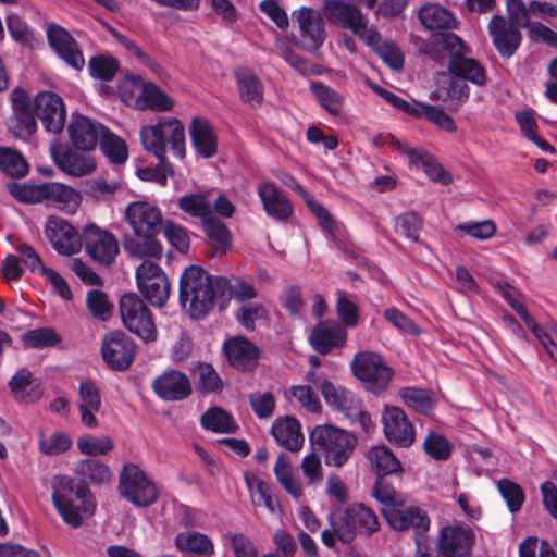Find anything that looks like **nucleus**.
<instances>
[{
    "label": "nucleus",
    "instance_id": "obj_22",
    "mask_svg": "<svg viewBox=\"0 0 557 557\" xmlns=\"http://www.w3.org/2000/svg\"><path fill=\"white\" fill-rule=\"evenodd\" d=\"M153 392L165 401H180L187 398L191 392L189 377L178 370H168L152 382Z\"/></svg>",
    "mask_w": 557,
    "mask_h": 557
},
{
    "label": "nucleus",
    "instance_id": "obj_7",
    "mask_svg": "<svg viewBox=\"0 0 557 557\" xmlns=\"http://www.w3.org/2000/svg\"><path fill=\"white\" fill-rule=\"evenodd\" d=\"M310 440L324 451L325 462L337 468L347 462L357 443L352 434L330 425L315 426Z\"/></svg>",
    "mask_w": 557,
    "mask_h": 557
},
{
    "label": "nucleus",
    "instance_id": "obj_56",
    "mask_svg": "<svg viewBox=\"0 0 557 557\" xmlns=\"http://www.w3.org/2000/svg\"><path fill=\"white\" fill-rule=\"evenodd\" d=\"M23 344L32 349L52 347L61 342L60 336L49 327H40L26 332L23 335Z\"/></svg>",
    "mask_w": 557,
    "mask_h": 557
},
{
    "label": "nucleus",
    "instance_id": "obj_10",
    "mask_svg": "<svg viewBox=\"0 0 557 557\" xmlns=\"http://www.w3.org/2000/svg\"><path fill=\"white\" fill-rule=\"evenodd\" d=\"M119 493L138 507H148L157 502L158 490L153 482L136 465L124 466L120 473Z\"/></svg>",
    "mask_w": 557,
    "mask_h": 557
},
{
    "label": "nucleus",
    "instance_id": "obj_46",
    "mask_svg": "<svg viewBox=\"0 0 557 557\" xmlns=\"http://www.w3.org/2000/svg\"><path fill=\"white\" fill-rule=\"evenodd\" d=\"M372 496L382 505V508H396L405 505V498L385 475H379L376 479Z\"/></svg>",
    "mask_w": 557,
    "mask_h": 557
},
{
    "label": "nucleus",
    "instance_id": "obj_33",
    "mask_svg": "<svg viewBox=\"0 0 557 557\" xmlns=\"http://www.w3.org/2000/svg\"><path fill=\"white\" fill-rule=\"evenodd\" d=\"M190 373L196 391L202 395L220 394L224 388L223 380L210 363L197 362Z\"/></svg>",
    "mask_w": 557,
    "mask_h": 557
},
{
    "label": "nucleus",
    "instance_id": "obj_58",
    "mask_svg": "<svg viewBox=\"0 0 557 557\" xmlns=\"http://www.w3.org/2000/svg\"><path fill=\"white\" fill-rule=\"evenodd\" d=\"M423 448L426 455L435 460H446L449 458L453 445L443 435L430 432L423 442Z\"/></svg>",
    "mask_w": 557,
    "mask_h": 557
},
{
    "label": "nucleus",
    "instance_id": "obj_57",
    "mask_svg": "<svg viewBox=\"0 0 557 557\" xmlns=\"http://www.w3.org/2000/svg\"><path fill=\"white\" fill-rule=\"evenodd\" d=\"M248 400L253 413L259 419H269L273 416L276 399L272 392H255L248 395Z\"/></svg>",
    "mask_w": 557,
    "mask_h": 557
},
{
    "label": "nucleus",
    "instance_id": "obj_49",
    "mask_svg": "<svg viewBox=\"0 0 557 557\" xmlns=\"http://www.w3.org/2000/svg\"><path fill=\"white\" fill-rule=\"evenodd\" d=\"M0 169L12 177H23L28 173V163L17 150L0 147Z\"/></svg>",
    "mask_w": 557,
    "mask_h": 557
},
{
    "label": "nucleus",
    "instance_id": "obj_52",
    "mask_svg": "<svg viewBox=\"0 0 557 557\" xmlns=\"http://www.w3.org/2000/svg\"><path fill=\"white\" fill-rule=\"evenodd\" d=\"M311 90L313 91L320 104L331 115H339L344 103V97L339 92L322 83L311 84Z\"/></svg>",
    "mask_w": 557,
    "mask_h": 557
},
{
    "label": "nucleus",
    "instance_id": "obj_37",
    "mask_svg": "<svg viewBox=\"0 0 557 557\" xmlns=\"http://www.w3.org/2000/svg\"><path fill=\"white\" fill-rule=\"evenodd\" d=\"M367 457L372 468L380 475L403 473V467L393 451L385 445L374 446L369 449Z\"/></svg>",
    "mask_w": 557,
    "mask_h": 557
},
{
    "label": "nucleus",
    "instance_id": "obj_36",
    "mask_svg": "<svg viewBox=\"0 0 557 557\" xmlns=\"http://www.w3.org/2000/svg\"><path fill=\"white\" fill-rule=\"evenodd\" d=\"M273 471L278 483L292 497L298 499L302 496V484L295 475L292 463L285 454H281L277 457Z\"/></svg>",
    "mask_w": 557,
    "mask_h": 557
},
{
    "label": "nucleus",
    "instance_id": "obj_8",
    "mask_svg": "<svg viewBox=\"0 0 557 557\" xmlns=\"http://www.w3.org/2000/svg\"><path fill=\"white\" fill-rule=\"evenodd\" d=\"M325 14L333 24L349 29L368 46L379 44L380 34L374 27L369 26L366 15L355 5L334 0L326 4Z\"/></svg>",
    "mask_w": 557,
    "mask_h": 557
},
{
    "label": "nucleus",
    "instance_id": "obj_30",
    "mask_svg": "<svg viewBox=\"0 0 557 557\" xmlns=\"http://www.w3.org/2000/svg\"><path fill=\"white\" fill-rule=\"evenodd\" d=\"M189 133L193 146L199 156L208 159L216 153V136L208 120L194 117L189 127Z\"/></svg>",
    "mask_w": 557,
    "mask_h": 557
},
{
    "label": "nucleus",
    "instance_id": "obj_26",
    "mask_svg": "<svg viewBox=\"0 0 557 557\" xmlns=\"http://www.w3.org/2000/svg\"><path fill=\"white\" fill-rule=\"evenodd\" d=\"M82 201L81 194L73 187L58 183L45 182V201L60 211L72 214Z\"/></svg>",
    "mask_w": 557,
    "mask_h": 557
},
{
    "label": "nucleus",
    "instance_id": "obj_48",
    "mask_svg": "<svg viewBox=\"0 0 557 557\" xmlns=\"http://www.w3.org/2000/svg\"><path fill=\"white\" fill-rule=\"evenodd\" d=\"M140 102L145 108L156 111H170L174 107L173 99L152 83L144 84L138 97V103Z\"/></svg>",
    "mask_w": 557,
    "mask_h": 557
},
{
    "label": "nucleus",
    "instance_id": "obj_40",
    "mask_svg": "<svg viewBox=\"0 0 557 557\" xmlns=\"http://www.w3.org/2000/svg\"><path fill=\"white\" fill-rule=\"evenodd\" d=\"M202 226L210 246L216 252L224 253L230 248L232 239L227 226L214 215L207 218Z\"/></svg>",
    "mask_w": 557,
    "mask_h": 557
},
{
    "label": "nucleus",
    "instance_id": "obj_16",
    "mask_svg": "<svg viewBox=\"0 0 557 557\" xmlns=\"http://www.w3.org/2000/svg\"><path fill=\"white\" fill-rule=\"evenodd\" d=\"M474 542L475 535L469 525H447L441 531L438 552L444 557H471Z\"/></svg>",
    "mask_w": 557,
    "mask_h": 557
},
{
    "label": "nucleus",
    "instance_id": "obj_45",
    "mask_svg": "<svg viewBox=\"0 0 557 557\" xmlns=\"http://www.w3.org/2000/svg\"><path fill=\"white\" fill-rule=\"evenodd\" d=\"M414 107V113H412L411 116L417 119L424 117L429 122L449 133L457 131L455 121L443 109L419 101Z\"/></svg>",
    "mask_w": 557,
    "mask_h": 557
},
{
    "label": "nucleus",
    "instance_id": "obj_44",
    "mask_svg": "<svg viewBox=\"0 0 557 557\" xmlns=\"http://www.w3.org/2000/svg\"><path fill=\"white\" fill-rule=\"evenodd\" d=\"M246 483L255 505H264L272 513L281 510L278 499L272 494L270 486L263 480L257 476H246Z\"/></svg>",
    "mask_w": 557,
    "mask_h": 557
},
{
    "label": "nucleus",
    "instance_id": "obj_5",
    "mask_svg": "<svg viewBox=\"0 0 557 557\" xmlns=\"http://www.w3.org/2000/svg\"><path fill=\"white\" fill-rule=\"evenodd\" d=\"M51 500L62 520L75 529L83 525L85 516H92L96 511L91 490L67 475L53 478Z\"/></svg>",
    "mask_w": 557,
    "mask_h": 557
},
{
    "label": "nucleus",
    "instance_id": "obj_53",
    "mask_svg": "<svg viewBox=\"0 0 557 557\" xmlns=\"http://www.w3.org/2000/svg\"><path fill=\"white\" fill-rule=\"evenodd\" d=\"M399 395L404 403L413 410L429 413L433 409L432 393L418 387H404Z\"/></svg>",
    "mask_w": 557,
    "mask_h": 557
},
{
    "label": "nucleus",
    "instance_id": "obj_55",
    "mask_svg": "<svg viewBox=\"0 0 557 557\" xmlns=\"http://www.w3.org/2000/svg\"><path fill=\"white\" fill-rule=\"evenodd\" d=\"M101 149L108 159L115 164H122L127 159V147L123 139L106 129L100 140Z\"/></svg>",
    "mask_w": 557,
    "mask_h": 557
},
{
    "label": "nucleus",
    "instance_id": "obj_34",
    "mask_svg": "<svg viewBox=\"0 0 557 557\" xmlns=\"http://www.w3.org/2000/svg\"><path fill=\"white\" fill-rule=\"evenodd\" d=\"M74 473L81 478L82 483L92 485L108 484L112 479V472L104 462L96 458H85L76 462Z\"/></svg>",
    "mask_w": 557,
    "mask_h": 557
},
{
    "label": "nucleus",
    "instance_id": "obj_60",
    "mask_svg": "<svg viewBox=\"0 0 557 557\" xmlns=\"http://www.w3.org/2000/svg\"><path fill=\"white\" fill-rule=\"evenodd\" d=\"M422 226L423 220L416 212H406L396 219L397 232L416 243L420 240L419 233Z\"/></svg>",
    "mask_w": 557,
    "mask_h": 557
},
{
    "label": "nucleus",
    "instance_id": "obj_1",
    "mask_svg": "<svg viewBox=\"0 0 557 557\" xmlns=\"http://www.w3.org/2000/svg\"><path fill=\"white\" fill-rule=\"evenodd\" d=\"M226 286V277L212 276L201 267L189 265L180 278L181 306L190 319L201 320L213 309Z\"/></svg>",
    "mask_w": 557,
    "mask_h": 557
},
{
    "label": "nucleus",
    "instance_id": "obj_14",
    "mask_svg": "<svg viewBox=\"0 0 557 557\" xmlns=\"http://www.w3.org/2000/svg\"><path fill=\"white\" fill-rule=\"evenodd\" d=\"M381 513L395 531L412 530L416 534V540L421 539L431 524L426 511L418 506L381 508Z\"/></svg>",
    "mask_w": 557,
    "mask_h": 557
},
{
    "label": "nucleus",
    "instance_id": "obj_19",
    "mask_svg": "<svg viewBox=\"0 0 557 557\" xmlns=\"http://www.w3.org/2000/svg\"><path fill=\"white\" fill-rule=\"evenodd\" d=\"M382 423L385 437L399 447H409L416 440L412 423L403 409L387 407L382 413Z\"/></svg>",
    "mask_w": 557,
    "mask_h": 557
},
{
    "label": "nucleus",
    "instance_id": "obj_15",
    "mask_svg": "<svg viewBox=\"0 0 557 557\" xmlns=\"http://www.w3.org/2000/svg\"><path fill=\"white\" fill-rule=\"evenodd\" d=\"M95 261L110 265L119 255V244L108 231L95 224L87 225L82 234V245Z\"/></svg>",
    "mask_w": 557,
    "mask_h": 557
},
{
    "label": "nucleus",
    "instance_id": "obj_42",
    "mask_svg": "<svg viewBox=\"0 0 557 557\" xmlns=\"http://www.w3.org/2000/svg\"><path fill=\"white\" fill-rule=\"evenodd\" d=\"M201 426L215 433H235L237 424L232 416L220 407L208 409L200 419Z\"/></svg>",
    "mask_w": 557,
    "mask_h": 557
},
{
    "label": "nucleus",
    "instance_id": "obj_23",
    "mask_svg": "<svg viewBox=\"0 0 557 557\" xmlns=\"http://www.w3.org/2000/svg\"><path fill=\"white\" fill-rule=\"evenodd\" d=\"M106 129L101 124L82 114H73L67 128L73 145L84 151L94 149Z\"/></svg>",
    "mask_w": 557,
    "mask_h": 557
},
{
    "label": "nucleus",
    "instance_id": "obj_24",
    "mask_svg": "<svg viewBox=\"0 0 557 557\" xmlns=\"http://www.w3.org/2000/svg\"><path fill=\"white\" fill-rule=\"evenodd\" d=\"M347 332L336 321L320 322L312 331L309 337L312 348L321 354H329L334 347H341L346 343Z\"/></svg>",
    "mask_w": 557,
    "mask_h": 557
},
{
    "label": "nucleus",
    "instance_id": "obj_54",
    "mask_svg": "<svg viewBox=\"0 0 557 557\" xmlns=\"http://www.w3.org/2000/svg\"><path fill=\"white\" fill-rule=\"evenodd\" d=\"M287 399L293 400L311 413H320L322 406L318 395L308 385H293L287 393Z\"/></svg>",
    "mask_w": 557,
    "mask_h": 557
},
{
    "label": "nucleus",
    "instance_id": "obj_47",
    "mask_svg": "<svg viewBox=\"0 0 557 557\" xmlns=\"http://www.w3.org/2000/svg\"><path fill=\"white\" fill-rule=\"evenodd\" d=\"M76 446L81 454L96 457L110 453L114 448V443L108 435L95 436L84 434L77 438Z\"/></svg>",
    "mask_w": 557,
    "mask_h": 557
},
{
    "label": "nucleus",
    "instance_id": "obj_18",
    "mask_svg": "<svg viewBox=\"0 0 557 557\" xmlns=\"http://www.w3.org/2000/svg\"><path fill=\"white\" fill-rule=\"evenodd\" d=\"M45 233L52 247L61 255L71 256L82 248V236L62 218L49 216Z\"/></svg>",
    "mask_w": 557,
    "mask_h": 557
},
{
    "label": "nucleus",
    "instance_id": "obj_41",
    "mask_svg": "<svg viewBox=\"0 0 557 557\" xmlns=\"http://www.w3.org/2000/svg\"><path fill=\"white\" fill-rule=\"evenodd\" d=\"M175 545L181 552H188L196 555L211 556L214 546L211 540L198 532H183L177 534Z\"/></svg>",
    "mask_w": 557,
    "mask_h": 557
},
{
    "label": "nucleus",
    "instance_id": "obj_35",
    "mask_svg": "<svg viewBox=\"0 0 557 557\" xmlns=\"http://www.w3.org/2000/svg\"><path fill=\"white\" fill-rule=\"evenodd\" d=\"M419 20L430 30L451 29L457 27L456 17L444 7L425 4L419 11Z\"/></svg>",
    "mask_w": 557,
    "mask_h": 557
},
{
    "label": "nucleus",
    "instance_id": "obj_20",
    "mask_svg": "<svg viewBox=\"0 0 557 557\" xmlns=\"http://www.w3.org/2000/svg\"><path fill=\"white\" fill-rule=\"evenodd\" d=\"M47 39L52 50L70 66L82 70L85 65L83 53L72 35L62 26L51 23L47 27Z\"/></svg>",
    "mask_w": 557,
    "mask_h": 557
},
{
    "label": "nucleus",
    "instance_id": "obj_61",
    "mask_svg": "<svg viewBox=\"0 0 557 557\" xmlns=\"http://www.w3.org/2000/svg\"><path fill=\"white\" fill-rule=\"evenodd\" d=\"M519 557H556V554L548 542L529 536L519 545Z\"/></svg>",
    "mask_w": 557,
    "mask_h": 557
},
{
    "label": "nucleus",
    "instance_id": "obj_39",
    "mask_svg": "<svg viewBox=\"0 0 557 557\" xmlns=\"http://www.w3.org/2000/svg\"><path fill=\"white\" fill-rule=\"evenodd\" d=\"M298 25L302 33L319 47L325 39L324 22L321 14L310 8H301L297 14Z\"/></svg>",
    "mask_w": 557,
    "mask_h": 557
},
{
    "label": "nucleus",
    "instance_id": "obj_9",
    "mask_svg": "<svg viewBox=\"0 0 557 557\" xmlns=\"http://www.w3.org/2000/svg\"><path fill=\"white\" fill-rule=\"evenodd\" d=\"M123 325L145 342L157 338V327L151 311L136 294L129 293L121 297L119 302Z\"/></svg>",
    "mask_w": 557,
    "mask_h": 557
},
{
    "label": "nucleus",
    "instance_id": "obj_17",
    "mask_svg": "<svg viewBox=\"0 0 557 557\" xmlns=\"http://www.w3.org/2000/svg\"><path fill=\"white\" fill-rule=\"evenodd\" d=\"M34 107L37 117L41 121L46 131L60 134L65 125L66 110L63 99L52 91L39 92Z\"/></svg>",
    "mask_w": 557,
    "mask_h": 557
},
{
    "label": "nucleus",
    "instance_id": "obj_32",
    "mask_svg": "<svg viewBox=\"0 0 557 557\" xmlns=\"http://www.w3.org/2000/svg\"><path fill=\"white\" fill-rule=\"evenodd\" d=\"M235 78L242 101L251 108L260 107L263 102V85L260 78L247 69L237 70Z\"/></svg>",
    "mask_w": 557,
    "mask_h": 557
},
{
    "label": "nucleus",
    "instance_id": "obj_11",
    "mask_svg": "<svg viewBox=\"0 0 557 557\" xmlns=\"http://www.w3.org/2000/svg\"><path fill=\"white\" fill-rule=\"evenodd\" d=\"M350 366L355 376L372 392L385 389L394 373L382 356L373 351L358 352Z\"/></svg>",
    "mask_w": 557,
    "mask_h": 557
},
{
    "label": "nucleus",
    "instance_id": "obj_63",
    "mask_svg": "<svg viewBox=\"0 0 557 557\" xmlns=\"http://www.w3.org/2000/svg\"><path fill=\"white\" fill-rule=\"evenodd\" d=\"M497 486L503 498L506 500L509 510L511 512L520 510L524 500V493L522 488L518 484L506 479L499 480Z\"/></svg>",
    "mask_w": 557,
    "mask_h": 557
},
{
    "label": "nucleus",
    "instance_id": "obj_31",
    "mask_svg": "<svg viewBox=\"0 0 557 557\" xmlns=\"http://www.w3.org/2000/svg\"><path fill=\"white\" fill-rule=\"evenodd\" d=\"M224 351L233 367L250 369L259 358V349L244 337H235L224 344Z\"/></svg>",
    "mask_w": 557,
    "mask_h": 557
},
{
    "label": "nucleus",
    "instance_id": "obj_2",
    "mask_svg": "<svg viewBox=\"0 0 557 557\" xmlns=\"http://www.w3.org/2000/svg\"><path fill=\"white\" fill-rule=\"evenodd\" d=\"M421 51L436 62H443L444 52H447L448 71L453 76L478 86L486 83L485 69L470 55L469 47L454 33L433 35L423 44Z\"/></svg>",
    "mask_w": 557,
    "mask_h": 557
},
{
    "label": "nucleus",
    "instance_id": "obj_13",
    "mask_svg": "<svg viewBox=\"0 0 557 557\" xmlns=\"http://www.w3.org/2000/svg\"><path fill=\"white\" fill-rule=\"evenodd\" d=\"M135 343L129 336L121 331H114L102 339V358L112 370L125 371L135 359Z\"/></svg>",
    "mask_w": 557,
    "mask_h": 557
},
{
    "label": "nucleus",
    "instance_id": "obj_3",
    "mask_svg": "<svg viewBox=\"0 0 557 557\" xmlns=\"http://www.w3.org/2000/svg\"><path fill=\"white\" fill-rule=\"evenodd\" d=\"M327 522L329 528L322 531L321 540L329 548H334L337 540L349 544L358 534L369 537L380 530L376 513L361 503L332 508L327 515Z\"/></svg>",
    "mask_w": 557,
    "mask_h": 557
},
{
    "label": "nucleus",
    "instance_id": "obj_50",
    "mask_svg": "<svg viewBox=\"0 0 557 557\" xmlns=\"http://www.w3.org/2000/svg\"><path fill=\"white\" fill-rule=\"evenodd\" d=\"M9 193L23 203H39L45 201V183H16L7 185Z\"/></svg>",
    "mask_w": 557,
    "mask_h": 557
},
{
    "label": "nucleus",
    "instance_id": "obj_59",
    "mask_svg": "<svg viewBox=\"0 0 557 557\" xmlns=\"http://www.w3.org/2000/svg\"><path fill=\"white\" fill-rule=\"evenodd\" d=\"M88 69L92 77L108 82L114 77L119 62L113 57L97 55L90 59Z\"/></svg>",
    "mask_w": 557,
    "mask_h": 557
},
{
    "label": "nucleus",
    "instance_id": "obj_6",
    "mask_svg": "<svg viewBox=\"0 0 557 557\" xmlns=\"http://www.w3.org/2000/svg\"><path fill=\"white\" fill-rule=\"evenodd\" d=\"M172 134V150L183 158L185 156V128L183 123L174 117L160 120L154 125H146L140 129L143 147L153 153L163 163L165 161L164 134Z\"/></svg>",
    "mask_w": 557,
    "mask_h": 557
},
{
    "label": "nucleus",
    "instance_id": "obj_64",
    "mask_svg": "<svg viewBox=\"0 0 557 557\" xmlns=\"http://www.w3.org/2000/svg\"><path fill=\"white\" fill-rule=\"evenodd\" d=\"M72 444V440L69 435L55 433L49 437H42L39 441V449L45 455L55 456L69 450Z\"/></svg>",
    "mask_w": 557,
    "mask_h": 557
},
{
    "label": "nucleus",
    "instance_id": "obj_21",
    "mask_svg": "<svg viewBox=\"0 0 557 557\" xmlns=\"http://www.w3.org/2000/svg\"><path fill=\"white\" fill-rule=\"evenodd\" d=\"M487 29L495 49L503 58H510L516 53L522 40L517 27L505 17L494 15L488 22Z\"/></svg>",
    "mask_w": 557,
    "mask_h": 557
},
{
    "label": "nucleus",
    "instance_id": "obj_4",
    "mask_svg": "<svg viewBox=\"0 0 557 557\" xmlns=\"http://www.w3.org/2000/svg\"><path fill=\"white\" fill-rule=\"evenodd\" d=\"M125 220L136 235L124 242L125 250L136 258H160L162 246L156 239L164 223L160 209L147 201H134L125 210Z\"/></svg>",
    "mask_w": 557,
    "mask_h": 557
},
{
    "label": "nucleus",
    "instance_id": "obj_27",
    "mask_svg": "<svg viewBox=\"0 0 557 557\" xmlns=\"http://www.w3.org/2000/svg\"><path fill=\"white\" fill-rule=\"evenodd\" d=\"M271 434L280 446L289 451H298L305 442L300 423L289 416L277 418L271 426Z\"/></svg>",
    "mask_w": 557,
    "mask_h": 557
},
{
    "label": "nucleus",
    "instance_id": "obj_29",
    "mask_svg": "<svg viewBox=\"0 0 557 557\" xmlns=\"http://www.w3.org/2000/svg\"><path fill=\"white\" fill-rule=\"evenodd\" d=\"M258 195L268 215L276 220H286L293 213V207L285 195L272 183L258 187Z\"/></svg>",
    "mask_w": 557,
    "mask_h": 557
},
{
    "label": "nucleus",
    "instance_id": "obj_12",
    "mask_svg": "<svg viewBox=\"0 0 557 557\" xmlns=\"http://www.w3.org/2000/svg\"><path fill=\"white\" fill-rule=\"evenodd\" d=\"M137 286L152 306L162 307L170 297V282L162 269L151 262L143 261L136 269Z\"/></svg>",
    "mask_w": 557,
    "mask_h": 557
},
{
    "label": "nucleus",
    "instance_id": "obj_28",
    "mask_svg": "<svg viewBox=\"0 0 557 557\" xmlns=\"http://www.w3.org/2000/svg\"><path fill=\"white\" fill-rule=\"evenodd\" d=\"M51 151L57 165L69 175L81 177L95 169L94 158L87 151L67 149L62 154L54 148Z\"/></svg>",
    "mask_w": 557,
    "mask_h": 557
},
{
    "label": "nucleus",
    "instance_id": "obj_25",
    "mask_svg": "<svg viewBox=\"0 0 557 557\" xmlns=\"http://www.w3.org/2000/svg\"><path fill=\"white\" fill-rule=\"evenodd\" d=\"M78 410L81 421L87 428H98L99 423L96 413L101 408V395L97 385L92 381H82L78 386Z\"/></svg>",
    "mask_w": 557,
    "mask_h": 557
},
{
    "label": "nucleus",
    "instance_id": "obj_43",
    "mask_svg": "<svg viewBox=\"0 0 557 557\" xmlns=\"http://www.w3.org/2000/svg\"><path fill=\"white\" fill-rule=\"evenodd\" d=\"M178 208L194 218H200L202 223L207 218H211L212 203L209 196L205 193H196L182 196L177 201Z\"/></svg>",
    "mask_w": 557,
    "mask_h": 557
},
{
    "label": "nucleus",
    "instance_id": "obj_51",
    "mask_svg": "<svg viewBox=\"0 0 557 557\" xmlns=\"http://www.w3.org/2000/svg\"><path fill=\"white\" fill-rule=\"evenodd\" d=\"M8 30L11 37L21 46L34 48L37 39L34 30L17 14H10L5 18Z\"/></svg>",
    "mask_w": 557,
    "mask_h": 557
},
{
    "label": "nucleus",
    "instance_id": "obj_38",
    "mask_svg": "<svg viewBox=\"0 0 557 557\" xmlns=\"http://www.w3.org/2000/svg\"><path fill=\"white\" fill-rule=\"evenodd\" d=\"M13 396L17 400H36L41 396L37 383L27 369L18 370L9 382Z\"/></svg>",
    "mask_w": 557,
    "mask_h": 557
},
{
    "label": "nucleus",
    "instance_id": "obj_62",
    "mask_svg": "<svg viewBox=\"0 0 557 557\" xmlns=\"http://www.w3.org/2000/svg\"><path fill=\"white\" fill-rule=\"evenodd\" d=\"M87 307L91 314L99 320L106 321L111 315L112 304L108 296L98 289H92L87 294Z\"/></svg>",
    "mask_w": 557,
    "mask_h": 557
}]
</instances>
